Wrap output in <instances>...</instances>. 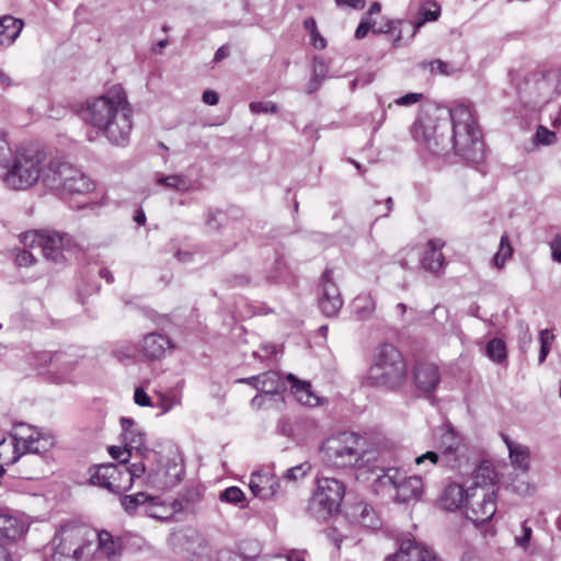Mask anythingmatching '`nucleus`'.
<instances>
[{"label": "nucleus", "instance_id": "f257e3e1", "mask_svg": "<svg viewBox=\"0 0 561 561\" xmlns=\"http://www.w3.org/2000/svg\"><path fill=\"white\" fill-rule=\"evenodd\" d=\"M83 119L95 127L113 146L129 144L133 130V108L119 84L106 93L90 99L81 111Z\"/></svg>", "mask_w": 561, "mask_h": 561}, {"label": "nucleus", "instance_id": "f03ea898", "mask_svg": "<svg viewBox=\"0 0 561 561\" xmlns=\"http://www.w3.org/2000/svg\"><path fill=\"white\" fill-rule=\"evenodd\" d=\"M451 122V149L462 159L479 163L484 159V142L476 110L470 104H455L449 110Z\"/></svg>", "mask_w": 561, "mask_h": 561}, {"label": "nucleus", "instance_id": "7ed1b4c3", "mask_svg": "<svg viewBox=\"0 0 561 561\" xmlns=\"http://www.w3.org/2000/svg\"><path fill=\"white\" fill-rule=\"evenodd\" d=\"M96 530L79 523L60 526L51 539L45 561H88L95 551Z\"/></svg>", "mask_w": 561, "mask_h": 561}, {"label": "nucleus", "instance_id": "20e7f679", "mask_svg": "<svg viewBox=\"0 0 561 561\" xmlns=\"http://www.w3.org/2000/svg\"><path fill=\"white\" fill-rule=\"evenodd\" d=\"M408 381V368L401 352L392 344L377 347L367 371L366 383L387 390H397Z\"/></svg>", "mask_w": 561, "mask_h": 561}, {"label": "nucleus", "instance_id": "39448f33", "mask_svg": "<svg viewBox=\"0 0 561 561\" xmlns=\"http://www.w3.org/2000/svg\"><path fill=\"white\" fill-rule=\"evenodd\" d=\"M367 451V439L354 432L331 436L321 446L323 459L336 468L362 467Z\"/></svg>", "mask_w": 561, "mask_h": 561}, {"label": "nucleus", "instance_id": "423d86ee", "mask_svg": "<svg viewBox=\"0 0 561 561\" xmlns=\"http://www.w3.org/2000/svg\"><path fill=\"white\" fill-rule=\"evenodd\" d=\"M43 181L62 199L84 196L95 188L90 178L67 162L51 161L43 173Z\"/></svg>", "mask_w": 561, "mask_h": 561}, {"label": "nucleus", "instance_id": "0eeeda50", "mask_svg": "<svg viewBox=\"0 0 561 561\" xmlns=\"http://www.w3.org/2000/svg\"><path fill=\"white\" fill-rule=\"evenodd\" d=\"M345 495V484L335 478L322 477L309 500L307 513L317 520H327L339 512Z\"/></svg>", "mask_w": 561, "mask_h": 561}, {"label": "nucleus", "instance_id": "6e6552de", "mask_svg": "<svg viewBox=\"0 0 561 561\" xmlns=\"http://www.w3.org/2000/svg\"><path fill=\"white\" fill-rule=\"evenodd\" d=\"M437 450H428L415 458V463L421 466L430 462L449 469H460L465 456V446L458 433L447 427L444 430L437 445Z\"/></svg>", "mask_w": 561, "mask_h": 561}, {"label": "nucleus", "instance_id": "1a4fd4ad", "mask_svg": "<svg viewBox=\"0 0 561 561\" xmlns=\"http://www.w3.org/2000/svg\"><path fill=\"white\" fill-rule=\"evenodd\" d=\"M42 157L39 153L30 154L21 151L9 165L1 178L3 183L12 190H27L37 183L42 174Z\"/></svg>", "mask_w": 561, "mask_h": 561}, {"label": "nucleus", "instance_id": "9d476101", "mask_svg": "<svg viewBox=\"0 0 561 561\" xmlns=\"http://www.w3.org/2000/svg\"><path fill=\"white\" fill-rule=\"evenodd\" d=\"M22 242L25 247L39 248L44 257L55 263L65 260L64 251L70 245L71 238L68 233L54 230L30 231L23 234Z\"/></svg>", "mask_w": 561, "mask_h": 561}, {"label": "nucleus", "instance_id": "9b49d317", "mask_svg": "<svg viewBox=\"0 0 561 561\" xmlns=\"http://www.w3.org/2000/svg\"><path fill=\"white\" fill-rule=\"evenodd\" d=\"M33 365L37 369H44L43 374L49 382L64 383L70 380V373L76 366L72 355L67 352L49 351L37 352L33 356Z\"/></svg>", "mask_w": 561, "mask_h": 561}, {"label": "nucleus", "instance_id": "f8f14e48", "mask_svg": "<svg viewBox=\"0 0 561 561\" xmlns=\"http://www.w3.org/2000/svg\"><path fill=\"white\" fill-rule=\"evenodd\" d=\"M376 482L380 486H390L396 490V499L401 503L416 501L423 493V481L419 476L405 477L398 468H388Z\"/></svg>", "mask_w": 561, "mask_h": 561}, {"label": "nucleus", "instance_id": "ddd939ff", "mask_svg": "<svg viewBox=\"0 0 561 561\" xmlns=\"http://www.w3.org/2000/svg\"><path fill=\"white\" fill-rule=\"evenodd\" d=\"M124 462H107L90 467L89 482L108 490L115 494H122L129 490V477L124 474Z\"/></svg>", "mask_w": 561, "mask_h": 561}, {"label": "nucleus", "instance_id": "4468645a", "mask_svg": "<svg viewBox=\"0 0 561 561\" xmlns=\"http://www.w3.org/2000/svg\"><path fill=\"white\" fill-rule=\"evenodd\" d=\"M185 474L184 465L176 461L158 460L156 465L150 463L145 477V485L167 491L176 486Z\"/></svg>", "mask_w": 561, "mask_h": 561}, {"label": "nucleus", "instance_id": "2eb2a0df", "mask_svg": "<svg viewBox=\"0 0 561 561\" xmlns=\"http://www.w3.org/2000/svg\"><path fill=\"white\" fill-rule=\"evenodd\" d=\"M496 490L471 492L467 502L466 518L476 526L490 522L496 513Z\"/></svg>", "mask_w": 561, "mask_h": 561}, {"label": "nucleus", "instance_id": "dca6fc26", "mask_svg": "<svg viewBox=\"0 0 561 561\" xmlns=\"http://www.w3.org/2000/svg\"><path fill=\"white\" fill-rule=\"evenodd\" d=\"M386 561H442L436 552L414 538L402 539L396 553L388 556Z\"/></svg>", "mask_w": 561, "mask_h": 561}, {"label": "nucleus", "instance_id": "f3484780", "mask_svg": "<svg viewBox=\"0 0 561 561\" xmlns=\"http://www.w3.org/2000/svg\"><path fill=\"white\" fill-rule=\"evenodd\" d=\"M332 274L331 268H325L322 273V294L318 301L321 312L328 318L335 317L343 306L340 289L333 282Z\"/></svg>", "mask_w": 561, "mask_h": 561}, {"label": "nucleus", "instance_id": "a211bd4d", "mask_svg": "<svg viewBox=\"0 0 561 561\" xmlns=\"http://www.w3.org/2000/svg\"><path fill=\"white\" fill-rule=\"evenodd\" d=\"M249 488L253 496L267 501L283 494L279 478L270 470H257L250 476Z\"/></svg>", "mask_w": 561, "mask_h": 561}, {"label": "nucleus", "instance_id": "6ab92c4d", "mask_svg": "<svg viewBox=\"0 0 561 561\" xmlns=\"http://www.w3.org/2000/svg\"><path fill=\"white\" fill-rule=\"evenodd\" d=\"M432 121H428V124L424 121H419L414 123L412 127L413 137L416 140H423L427 148L435 156H444L453 150L451 147V138L449 140L445 139L442 135L437 134V128L434 127L433 134H428L427 129L432 128Z\"/></svg>", "mask_w": 561, "mask_h": 561}, {"label": "nucleus", "instance_id": "aec40b11", "mask_svg": "<svg viewBox=\"0 0 561 561\" xmlns=\"http://www.w3.org/2000/svg\"><path fill=\"white\" fill-rule=\"evenodd\" d=\"M22 518L9 508H0V542H11L21 538L26 531Z\"/></svg>", "mask_w": 561, "mask_h": 561}, {"label": "nucleus", "instance_id": "412c9836", "mask_svg": "<svg viewBox=\"0 0 561 561\" xmlns=\"http://www.w3.org/2000/svg\"><path fill=\"white\" fill-rule=\"evenodd\" d=\"M416 388L424 393H432L440 382L439 369L431 363H416L413 370Z\"/></svg>", "mask_w": 561, "mask_h": 561}, {"label": "nucleus", "instance_id": "4be33fe9", "mask_svg": "<svg viewBox=\"0 0 561 561\" xmlns=\"http://www.w3.org/2000/svg\"><path fill=\"white\" fill-rule=\"evenodd\" d=\"M119 422L122 427V440L125 448L128 449V457H130L131 450L141 454L144 450H147L146 434L136 426L135 421L131 417L123 416Z\"/></svg>", "mask_w": 561, "mask_h": 561}, {"label": "nucleus", "instance_id": "5701e85b", "mask_svg": "<svg viewBox=\"0 0 561 561\" xmlns=\"http://www.w3.org/2000/svg\"><path fill=\"white\" fill-rule=\"evenodd\" d=\"M174 347L171 339L162 333L151 332L144 336L141 353L148 359H160L165 353Z\"/></svg>", "mask_w": 561, "mask_h": 561}, {"label": "nucleus", "instance_id": "b1692460", "mask_svg": "<svg viewBox=\"0 0 561 561\" xmlns=\"http://www.w3.org/2000/svg\"><path fill=\"white\" fill-rule=\"evenodd\" d=\"M471 492L470 488L463 489L459 483H449L439 497V504L442 508L455 512L468 502Z\"/></svg>", "mask_w": 561, "mask_h": 561}, {"label": "nucleus", "instance_id": "393cba45", "mask_svg": "<svg viewBox=\"0 0 561 561\" xmlns=\"http://www.w3.org/2000/svg\"><path fill=\"white\" fill-rule=\"evenodd\" d=\"M444 245L445 243L440 239H431L427 242L421 259V265L424 270L434 274L440 271L444 264V255L442 253Z\"/></svg>", "mask_w": 561, "mask_h": 561}, {"label": "nucleus", "instance_id": "a878e982", "mask_svg": "<svg viewBox=\"0 0 561 561\" xmlns=\"http://www.w3.org/2000/svg\"><path fill=\"white\" fill-rule=\"evenodd\" d=\"M497 474L489 461H482L473 471V482L469 486L472 492H482V490H496L495 482Z\"/></svg>", "mask_w": 561, "mask_h": 561}, {"label": "nucleus", "instance_id": "bb28decb", "mask_svg": "<svg viewBox=\"0 0 561 561\" xmlns=\"http://www.w3.org/2000/svg\"><path fill=\"white\" fill-rule=\"evenodd\" d=\"M508 449V456L514 468L526 473L530 465V450L527 446L513 442L507 435H502Z\"/></svg>", "mask_w": 561, "mask_h": 561}, {"label": "nucleus", "instance_id": "cd10ccee", "mask_svg": "<svg viewBox=\"0 0 561 561\" xmlns=\"http://www.w3.org/2000/svg\"><path fill=\"white\" fill-rule=\"evenodd\" d=\"M287 379L291 382V392L300 404L308 407L320 404L321 398L311 390L310 382L301 381L293 374H289Z\"/></svg>", "mask_w": 561, "mask_h": 561}, {"label": "nucleus", "instance_id": "c85d7f7f", "mask_svg": "<svg viewBox=\"0 0 561 561\" xmlns=\"http://www.w3.org/2000/svg\"><path fill=\"white\" fill-rule=\"evenodd\" d=\"M24 27L21 19L12 15H3L0 18V46L12 45Z\"/></svg>", "mask_w": 561, "mask_h": 561}, {"label": "nucleus", "instance_id": "c756f323", "mask_svg": "<svg viewBox=\"0 0 561 561\" xmlns=\"http://www.w3.org/2000/svg\"><path fill=\"white\" fill-rule=\"evenodd\" d=\"M122 539L107 530L96 531L95 549H100L108 559L116 558L122 551Z\"/></svg>", "mask_w": 561, "mask_h": 561}, {"label": "nucleus", "instance_id": "7c9ffc66", "mask_svg": "<svg viewBox=\"0 0 561 561\" xmlns=\"http://www.w3.org/2000/svg\"><path fill=\"white\" fill-rule=\"evenodd\" d=\"M150 500V495L144 492H138L131 495H123L119 501L128 515L145 513L146 506Z\"/></svg>", "mask_w": 561, "mask_h": 561}, {"label": "nucleus", "instance_id": "2f4dec72", "mask_svg": "<svg viewBox=\"0 0 561 561\" xmlns=\"http://www.w3.org/2000/svg\"><path fill=\"white\" fill-rule=\"evenodd\" d=\"M38 435V431L25 423H19L14 426L13 433L11 434V442L19 444V448L23 451V456L26 455V446L34 437Z\"/></svg>", "mask_w": 561, "mask_h": 561}, {"label": "nucleus", "instance_id": "473e14b6", "mask_svg": "<svg viewBox=\"0 0 561 561\" xmlns=\"http://www.w3.org/2000/svg\"><path fill=\"white\" fill-rule=\"evenodd\" d=\"M174 512V504L172 505V507H169L165 504H163L159 500V497L150 496L144 515L159 520H167L172 516Z\"/></svg>", "mask_w": 561, "mask_h": 561}, {"label": "nucleus", "instance_id": "72a5a7b5", "mask_svg": "<svg viewBox=\"0 0 561 561\" xmlns=\"http://www.w3.org/2000/svg\"><path fill=\"white\" fill-rule=\"evenodd\" d=\"M202 499V492L198 486L187 488L174 501V511H188Z\"/></svg>", "mask_w": 561, "mask_h": 561}, {"label": "nucleus", "instance_id": "f704fd0d", "mask_svg": "<svg viewBox=\"0 0 561 561\" xmlns=\"http://www.w3.org/2000/svg\"><path fill=\"white\" fill-rule=\"evenodd\" d=\"M20 152L21 151L19 150H13V148L7 139V134L0 133V179L8 170L9 165L11 164V161H14L15 154Z\"/></svg>", "mask_w": 561, "mask_h": 561}, {"label": "nucleus", "instance_id": "c9c22d12", "mask_svg": "<svg viewBox=\"0 0 561 561\" xmlns=\"http://www.w3.org/2000/svg\"><path fill=\"white\" fill-rule=\"evenodd\" d=\"M486 356L497 363L502 364L506 362L507 358V350L506 344L502 339L493 337L486 343L485 347Z\"/></svg>", "mask_w": 561, "mask_h": 561}, {"label": "nucleus", "instance_id": "e433bc0d", "mask_svg": "<svg viewBox=\"0 0 561 561\" xmlns=\"http://www.w3.org/2000/svg\"><path fill=\"white\" fill-rule=\"evenodd\" d=\"M28 444L30 445L26 446V454L44 455L54 447L55 438L49 435H43L38 432V435H36Z\"/></svg>", "mask_w": 561, "mask_h": 561}, {"label": "nucleus", "instance_id": "4c0bfd02", "mask_svg": "<svg viewBox=\"0 0 561 561\" xmlns=\"http://www.w3.org/2000/svg\"><path fill=\"white\" fill-rule=\"evenodd\" d=\"M23 456V451L19 448V444H13L11 440L0 442V461L7 465L15 463Z\"/></svg>", "mask_w": 561, "mask_h": 561}, {"label": "nucleus", "instance_id": "58836bf2", "mask_svg": "<svg viewBox=\"0 0 561 561\" xmlns=\"http://www.w3.org/2000/svg\"><path fill=\"white\" fill-rule=\"evenodd\" d=\"M122 462H124V474L127 473L129 477V490L131 489L135 481L142 479L145 481V477L148 472V469L150 465L145 462H137V463H128V458L122 459Z\"/></svg>", "mask_w": 561, "mask_h": 561}, {"label": "nucleus", "instance_id": "ea45409f", "mask_svg": "<svg viewBox=\"0 0 561 561\" xmlns=\"http://www.w3.org/2000/svg\"><path fill=\"white\" fill-rule=\"evenodd\" d=\"M259 392L266 396H275L279 391V377L275 371H266L260 375Z\"/></svg>", "mask_w": 561, "mask_h": 561}, {"label": "nucleus", "instance_id": "a19ab883", "mask_svg": "<svg viewBox=\"0 0 561 561\" xmlns=\"http://www.w3.org/2000/svg\"><path fill=\"white\" fill-rule=\"evenodd\" d=\"M512 255L513 248L511 245L508 234L504 233L501 237L499 250L493 256V263L499 270H501L504 267L506 261L512 257Z\"/></svg>", "mask_w": 561, "mask_h": 561}, {"label": "nucleus", "instance_id": "79ce46f5", "mask_svg": "<svg viewBox=\"0 0 561 561\" xmlns=\"http://www.w3.org/2000/svg\"><path fill=\"white\" fill-rule=\"evenodd\" d=\"M420 67L424 70L428 69L432 75L451 76L457 69L456 67L447 61L440 59L425 60L420 64Z\"/></svg>", "mask_w": 561, "mask_h": 561}, {"label": "nucleus", "instance_id": "37998d69", "mask_svg": "<svg viewBox=\"0 0 561 561\" xmlns=\"http://www.w3.org/2000/svg\"><path fill=\"white\" fill-rule=\"evenodd\" d=\"M432 7L434 9H427L422 7L417 13L416 21L413 25V35L417 32V30L423 26L426 22H433L438 20L440 15V7L436 2H432Z\"/></svg>", "mask_w": 561, "mask_h": 561}, {"label": "nucleus", "instance_id": "c03bdc74", "mask_svg": "<svg viewBox=\"0 0 561 561\" xmlns=\"http://www.w3.org/2000/svg\"><path fill=\"white\" fill-rule=\"evenodd\" d=\"M158 184L163 185L168 188H173L181 192H186L191 188V183L184 175L171 174L167 176H160L157 180Z\"/></svg>", "mask_w": 561, "mask_h": 561}, {"label": "nucleus", "instance_id": "a18cd8bd", "mask_svg": "<svg viewBox=\"0 0 561 561\" xmlns=\"http://www.w3.org/2000/svg\"><path fill=\"white\" fill-rule=\"evenodd\" d=\"M359 523L370 529H377L380 526V519L376 511L367 504H364L360 508Z\"/></svg>", "mask_w": 561, "mask_h": 561}, {"label": "nucleus", "instance_id": "49530a36", "mask_svg": "<svg viewBox=\"0 0 561 561\" xmlns=\"http://www.w3.org/2000/svg\"><path fill=\"white\" fill-rule=\"evenodd\" d=\"M244 500H245V495L239 486L226 488L219 494L220 502L229 503L232 505H238V504L244 502Z\"/></svg>", "mask_w": 561, "mask_h": 561}, {"label": "nucleus", "instance_id": "de8ad7c7", "mask_svg": "<svg viewBox=\"0 0 561 561\" xmlns=\"http://www.w3.org/2000/svg\"><path fill=\"white\" fill-rule=\"evenodd\" d=\"M553 340H554V335L552 334V332L550 330L545 329L539 332V341H540V351H539V357H538L539 364H542L546 360L549 352L551 351Z\"/></svg>", "mask_w": 561, "mask_h": 561}, {"label": "nucleus", "instance_id": "09e8293b", "mask_svg": "<svg viewBox=\"0 0 561 561\" xmlns=\"http://www.w3.org/2000/svg\"><path fill=\"white\" fill-rule=\"evenodd\" d=\"M249 110L254 115L278 113L277 104L271 101H253L249 104Z\"/></svg>", "mask_w": 561, "mask_h": 561}, {"label": "nucleus", "instance_id": "8fccbe9b", "mask_svg": "<svg viewBox=\"0 0 561 561\" xmlns=\"http://www.w3.org/2000/svg\"><path fill=\"white\" fill-rule=\"evenodd\" d=\"M310 470V465L308 462H304L287 469L284 473V479L287 481L296 482L302 479L308 471Z\"/></svg>", "mask_w": 561, "mask_h": 561}, {"label": "nucleus", "instance_id": "3c124183", "mask_svg": "<svg viewBox=\"0 0 561 561\" xmlns=\"http://www.w3.org/2000/svg\"><path fill=\"white\" fill-rule=\"evenodd\" d=\"M557 140V134L547 127L540 125L538 126L535 134V142L538 145H552Z\"/></svg>", "mask_w": 561, "mask_h": 561}, {"label": "nucleus", "instance_id": "603ef678", "mask_svg": "<svg viewBox=\"0 0 561 561\" xmlns=\"http://www.w3.org/2000/svg\"><path fill=\"white\" fill-rule=\"evenodd\" d=\"M224 218L225 214L220 209L209 208L206 213V226L211 230H219Z\"/></svg>", "mask_w": 561, "mask_h": 561}, {"label": "nucleus", "instance_id": "864d4df0", "mask_svg": "<svg viewBox=\"0 0 561 561\" xmlns=\"http://www.w3.org/2000/svg\"><path fill=\"white\" fill-rule=\"evenodd\" d=\"M533 529L528 526L527 520L522 524V535L515 538L516 545L522 548H527L531 538Z\"/></svg>", "mask_w": 561, "mask_h": 561}, {"label": "nucleus", "instance_id": "5fc2aeb1", "mask_svg": "<svg viewBox=\"0 0 561 561\" xmlns=\"http://www.w3.org/2000/svg\"><path fill=\"white\" fill-rule=\"evenodd\" d=\"M422 99H423L422 93L410 92V93H407V94L398 98L394 101V104L399 105V106H410V105H413V104L420 102Z\"/></svg>", "mask_w": 561, "mask_h": 561}, {"label": "nucleus", "instance_id": "6e6d98bb", "mask_svg": "<svg viewBox=\"0 0 561 561\" xmlns=\"http://www.w3.org/2000/svg\"><path fill=\"white\" fill-rule=\"evenodd\" d=\"M400 20H387L383 26L373 27L374 34H393L401 25Z\"/></svg>", "mask_w": 561, "mask_h": 561}, {"label": "nucleus", "instance_id": "4d7b16f0", "mask_svg": "<svg viewBox=\"0 0 561 561\" xmlns=\"http://www.w3.org/2000/svg\"><path fill=\"white\" fill-rule=\"evenodd\" d=\"M373 27H376L375 23L368 16H364L355 31V37L357 39L364 38Z\"/></svg>", "mask_w": 561, "mask_h": 561}, {"label": "nucleus", "instance_id": "13d9d810", "mask_svg": "<svg viewBox=\"0 0 561 561\" xmlns=\"http://www.w3.org/2000/svg\"><path fill=\"white\" fill-rule=\"evenodd\" d=\"M35 262L33 253L28 250H21L15 255V263L19 266H30Z\"/></svg>", "mask_w": 561, "mask_h": 561}, {"label": "nucleus", "instance_id": "bf43d9fd", "mask_svg": "<svg viewBox=\"0 0 561 561\" xmlns=\"http://www.w3.org/2000/svg\"><path fill=\"white\" fill-rule=\"evenodd\" d=\"M134 401L139 407H150L151 399L148 393L140 387L135 389Z\"/></svg>", "mask_w": 561, "mask_h": 561}, {"label": "nucleus", "instance_id": "052dcab7", "mask_svg": "<svg viewBox=\"0 0 561 561\" xmlns=\"http://www.w3.org/2000/svg\"><path fill=\"white\" fill-rule=\"evenodd\" d=\"M551 257L554 262L561 263V236L557 234L550 242Z\"/></svg>", "mask_w": 561, "mask_h": 561}, {"label": "nucleus", "instance_id": "680f3d73", "mask_svg": "<svg viewBox=\"0 0 561 561\" xmlns=\"http://www.w3.org/2000/svg\"><path fill=\"white\" fill-rule=\"evenodd\" d=\"M339 8H350L362 10L365 7V0H335Z\"/></svg>", "mask_w": 561, "mask_h": 561}, {"label": "nucleus", "instance_id": "e2e57ef3", "mask_svg": "<svg viewBox=\"0 0 561 561\" xmlns=\"http://www.w3.org/2000/svg\"><path fill=\"white\" fill-rule=\"evenodd\" d=\"M227 282L231 287L247 286L250 283V277L244 274L234 275L231 278H229Z\"/></svg>", "mask_w": 561, "mask_h": 561}, {"label": "nucleus", "instance_id": "0e129e2a", "mask_svg": "<svg viewBox=\"0 0 561 561\" xmlns=\"http://www.w3.org/2000/svg\"><path fill=\"white\" fill-rule=\"evenodd\" d=\"M202 100L204 103H206L208 105H216L219 101V96H218L217 92H215L213 90H206L203 93Z\"/></svg>", "mask_w": 561, "mask_h": 561}, {"label": "nucleus", "instance_id": "69168bd1", "mask_svg": "<svg viewBox=\"0 0 561 561\" xmlns=\"http://www.w3.org/2000/svg\"><path fill=\"white\" fill-rule=\"evenodd\" d=\"M108 453L110 455L112 456L113 459L115 460H118V462L123 459L122 457L127 454L128 455V449L124 447H119V446H111L108 448Z\"/></svg>", "mask_w": 561, "mask_h": 561}, {"label": "nucleus", "instance_id": "338daca9", "mask_svg": "<svg viewBox=\"0 0 561 561\" xmlns=\"http://www.w3.org/2000/svg\"><path fill=\"white\" fill-rule=\"evenodd\" d=\"M321 81H322V79L314 71L313 76L311 77V79L309 80V82L307 84V93L311 94V93L316 92L320 88Z\"/></svg>", "mask_w": 561, "mask_h": 561}, {"label": "nucleus", "instance_id": "774afa93", "mask_svg": "<svg viewBox=\"0 0 561 561\" xmlns=\"http://www.w3.org/2000/svg\"><path fill=\"white\" fill-rule=\"evenodd\" d=\"M260 380H261L260 375H255V376H251V377L239 378L237 380V382L247 383V385L253 387L254 389H256L259 391Z\"/></svg>", "mask_w": 561, "mask_h": 561}]
</instances>
